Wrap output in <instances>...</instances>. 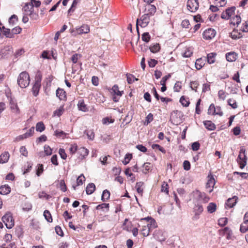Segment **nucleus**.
Masks as SVG:
<instances>
[{
    "label": "nucleus",
    "instance_id": "obj_1",
    "mask_svg": "<svg viewBox=\"0 0 248 248\" xmlns=\"http://www.w3.org/2000/svg\"><path fill=\"white\" fill-rule=\"evenodd\" d=\"M30 76L26 72H21L17 78V83L22 88H25L28 87L30 84Z\"/></svg>",
    "mask_w": 248,
    "mask_h": 248
},
{
    "label": "nucleus",
    "instance_id": "obj_2",
    "mask_svg": "<svg viewBox=\"0 0 248 248\" xmlns=\"http://www.w3.org/2000/svg\"><path fill=\"white\" fill-rule=\"evenodd\" d=\"M34 6L32 2L26 3L22 8L23 14L29 15L31 18L37 19L38 15L34 13Z\"/></svg>",
    "mask_w": 248,
    "mask_h": 248
},
{
    "label": "nucleus",
    "instance_id": "obj_3",
    "mask_svg": "<svg viewBox=\"0 0 248 248\" xmlns=\"http://www.w3.org/2000/svg\"><path fill=\"white\" fill-rule=\"evenodd\" d=\"M150 16L149 15V14H145L141 17L140 19H137L136 29L139 34V32L138 25L139 24L141 27H146L150 22Z\"/></svg>",
    "mask_w": 248,
    "mask_h": 248
},
{
    "label": "nucleus",
    "instance_id": "obj_4",
    "mask_svg": "<svg viewBox=\"0 0 248 248\" xmlns=\"http://www.w3.org/2000/svg\"><path fill=\"white\" fill-rule=\"evenodd\" d=\"M90 31L89 26L87 25H83L80 27L75 29L70 30V33L72 36H76L78 34L88 33Z\"/></svg>",
    "mask_w": 248,
    "mask_h": 248
},
{
    "label": "nucleus",
    "instance_id": "obj_5",
    "mask_svg": "<svg viewBox=\"0 0 248 248\" xmlns=\"http://www.w3.org/2000/svg\"><path fill=\"white\" fill-rule=\"evenodd\" d=\"M2 220L8 229H11L14 226V220L10 213H7L3 216Z\"/></svg>",
    "mask_w": 248,
    "mask_h": 248
},
{
    "label": "nucleus",
    "instance_id": "obj_6",
    "mask_svg": "<svg viewBox=\"0 0 248 248\" xmlns=\"http://www.w3.org/2000/svg\"><path fill=\"white\" fill-rule=\"evenodd\" d=\"M41 76L36 75L34 84L32 88V92L34 96H36L39 93L41 87Z\"/></svg>",
    "mask_w": 248,
    "mask_h": 248
},
{
    "label": "nucleus",
    "instance_id": "obj_7",
    "mask_svg": "<svg viewBox=\"0 0 248 248\" xmlns=\"http://www.w3.org/2000/svg\"><path fill=\"white\" fill-rule=\"evenodd\" d=\"M237 160L240 165V168L241 169L244 168L247 163V158L245 149H241L240 150Z\"/></svg>",
    "mask_w": 248,
    "mask_h": 248
},
{
    "label": "nucleus",
    "instance_id": "obj_8",
    "mask_svg": "<svg viewBox=\"0 0 248 248\" xmlns=\"http://www.w3.org/2000/svg\"><path fill=\"white\" fill-rule=\"evenodd\" d=\"M193 195L195 199L199 202L202 201L204 203L207 202L209 200V198L205 195V193H202L199 190L194 191Z\"/></svg>",
    "mask_w": 248,
    "mask_h": 248
},
{
    "label": "nucleus",
    "instance_id": "obj_9",
    "mask_svg": "<svg viewBox=\"0 0 248 248\" xmlns=\"http://www.w3.org/2000/svg\"><path fill=\"white\" fill-rule=\"evenodd\" d=\"M203 210V208L201 204L199 202L195 203V206L193 208V212L195 214L193 217V220H197L199 218V216L202 214Z\"/></svg>",
    "mask_w": 248,
    "mask_h": 248
},
{
    "label": "nucleus",
    "instance_id": "obj_10",
    "mask_svg": "<svg viewBox=\"0 0 248 248\" xmlns=\"http://www.w3.org/2000/svg\"><path fill=\"white\" fill-rule=\"evenodd\" d=\"M187 9L191 12H196L199 8V2L197 0H188L187 2Z\"/></svg>",
    "mask_w": 248,
    "mask_h": 248
},
{
    "label": "nucleus",
    "instance_id": "obj_11",
    "mask_svg": "<svg viewBox=\"0 0 248 248\" xmlns=\"http://www.w3.org/2000/svg\"><path fill=\"white\" fill-rule=\"evenodd\" d=\"M216 34V31L213 29L209 28L206 30L203 33V37L207 40L214 38Z\"/></svg>",
    "mask_w": 248,
    "mask_h": 248
},
{
    "label": "nucleus",
    "instance_id": "obj_12",
    "mask_svg": "<svg viewBox=\"0 0 248 248\" xmlns=\"http://www.w3.org/2000/svg\"><path fill=\"white\" fill-rule=\"evenodd\" d=\"M112 92L114 93L113 100L117 102L119 101L120 96H122L123 92L119 90V87L117 85H115L112 87Z\"/></svg>",
    "mask_w": 248,
    "mask_h": 248
},
{
    "label": "nucleus",
    "instance_id": "obj_13",
    "mask_svg": "<svg viewBox=\"0 0 248 248\" xmlns=\"http://www.w3.org/2000/svg\"><path fill=\"white\" fill-rule=\"evenodd\" d=\"M150 222L151 224H150V226L148 224L147 226H144L142 227V229L141 230L142 234L144 236H147L149 234V231L151 226H152L153 222L154 223V227H155V220L154 219H151Z\"/></svg>",
    "mask_w": 248,
    "mask_h": 248
},
{
    "label": "nucleus",
    "instance_id": "obj_14",
    "mask_svg": "<svg viewBox=\"0 0 248 248\" xmlns=\"http://www.w3.org/2000/svg\"><path fill=\"white\" fill-rule=\"evenodd\" d=\"M77 106L78 109L80 111L83 112H87L88 111V108L83 99H80L78 101Z\"/></svg>",
    "mask_w": 248,
    "mask_h": 248
},
{
    "label": "nucleus",
    "instance_id": "obj_15",
    "mask_svg": "<svg viewBox=\"0 0 248 248\" xmlns=\"http://www.w3.org/2000/svg\"><path fill=\"white\" fill-rule=\"evenodd\" d=\"M56 96L61 100H65L66 95L65 92L62 89L58 88L56 91Z\"/></svg>",
    "mask_w": 248,
    "mask_h": 248
},
{
    "label": "nucleus",
    "instance_id": "obj_16",
    "mask_svg": "<svg viewBox=\"0 0 248 248\" xmlns=\"http://www.w3.org/2000/svg\"><path fill=\"white\" fill-rule=\"evenodd\" d=\"M223 235L226 236L227 239H231L232 237V230L228 227H225L221 231Z\"/></svg>",
    "mask_w": 248,
    "mask_h": 248
},
{
    "label": "nucleus",
    "instance_id": "obj_17",
    "mask_svg": "<svg viewBox=\"0 0 248 248\" xmlns=\"http://www.w3.org/2000/svg\"><path fill=\"white\" fill-rule=\"evenodd\" d=\"M11 192V187L6 185L2 186L0 187V194L6 195Z\"/></svg>",
    "mask_w": 248,
    "mask_h": 248
},
{
    "label": "nucleus",
    "instance_id": "obj_18",
    "mask_svg": "<svg viewBox=\"0 0 248 248\" xmlns=\"http://www.w3.org/2000/svg\"><path fill=\"white\" fill-rule=\"evenodd\" d=\"M237 200V197L236 196H233L232 198H229L226 202V205L229 208H232L236 203Z\"/></svg>",
    "mask_w": 248,
    "mask_h": 248
},
{
    "label": "nucleus",
    "instance_id": "obj_19",
    "mask_svg": "<svg viewBox=\"0 0 248 248\" xmlns=\"http://www.w3.org/2000/svg\"><path fill=\"white\" fill-rule=\"evenodd\" d=\"M147 10V13L149 16H153L156 12V7L154 5L148 4L145 8Z\"/></svg>",
    "mask_w": 248,
    "mask_h": 248
},
{
    "label": "nucleus",
    "instance_id": "obj_20",
    "mask_svg": "<svg viewBox=\"0 0 248 248\" xmlns=\"http://www.w3.org/2000/svg\"><path fill=\"white\" fill-rule=\"evenodd\" d=\"M241 18L240 16L236 15L231 18L230 24L233 25H237V26L241 23Z\"/></svg>",
    "mask_w": 248,
    "mask_h": 248
},
{
    "label": "nucleus",
    "instance_id": "obj_21",
    "mask_svg": "<svg viewBox=\"0 0 248 248\" xmlns=\"http://www.w3.org/2000/svg\"><path fill=\"white\" fill-rule=\"evenodd\" d=\"M10 157L9 154L5 152L0 155V163L3 164L8 162Z\"/></svg>",
    "mask_w": 248,
    "mask_h": 248
},
{
    "label": "nucleus",
    "instance_id": "obj_22",
    "mask_svg": "<svg viewBox=\"0 0 248 248\" xmlns=\"http://www.w3.org/2000/svg\"><path fill=\"white\" fill-rule=\"evenodd\" d=\"M226 60L228 62H234L236 60L237 54L234 52H229L226 54Z\"/></svg>",
    "mask_w": 248,
    "mask_h": 248
},
{
    "label": "nucleus",
    "instance_id": "obj_23",
    "mask_svg": "<svg viewBox=\"0 0 248 248\" xmlns=\"http://www.w3.org/2000/svg\"><path fill=\"white\" fill-rule=\"evenodd\" d=\"M206 128L209 130H214L216 129L215 124L210 121H205L203 122Z\"/></svg>",
    "mask_w": 248,
    "mask_h": 248
},
{
    "label": "nucleus",
    "instance_id": "obj_24",
    "mask_svg": "<svg viewBox=\"0 0 248 248\" xmlns=\"http://www.w3.org/2000/svg\"><path fill=\"white\" fill-rule=\"evenodd\" d=\"M95 189V186L93 183H90L86 187V192L88 195L92 194Z\"/></svg>",
    "mask_w": 248,
    "mask_h": 248
},
{
    "label": "nucleus",
    "instance_id": "obj_25",
    "mask_svg": "<svg viewBox=\"0 0 248 248\" xmlns=\"http://www.w3.org/2000/svg\"><path fill=\"white\" fill-rule=\"evenodd\" d=\"M78 153L81 156V158H83L88 155L89 151L85 147H80L78 149Z\"/></svg>",
    "mask_w": 248,
    "mask_h": 248
},
{
    "label": "nucleus",
    "instance_id": "obj_26",
    "mask_svg": "<svg viewBox=\"0 0 248 248\" xmlns=\"http://www.w3.org/2000/svg\"><path fill=\"white\" fill-rule=\"evenodd\" d=\"M2 33L6 37L13 38V34H12L11 31L9 29L6 28L4 26L2 27Z\"/></svg>",
    "mask_w": 248,
    "mask_h": 248
},
{
    "label": "nucleus",
    "instance_id": "obj_27",
    "mask_svg": "<svg viewBox=\"0 0 248 248\" xmlns=\"http://www.w3.org/2000/svg\"><path fill=\"white\" fill-rule=\"evenodd\" d=\"M217 54L215 53H211L207 55V62L209 64H212L215 62V58Z\"/></svg>",
    "mask_w": 248,
    "mask_h": 248
},
{
    "label": "nucleus",
    "instance_id": "obj_28",
    "mask_svg": "<svg viewBox=\"0 0 248 248\" xmlns=\"http://www.w3.org/2000/svg\"><path fill=\"white\" fill-rule=\"evenodd\" d=\"M217 206L214 202H210L207 207V209L209 213H213L216 210Z\"/></svg>",
    "mask_w": 248,
    "mask_h": 248
},
{
    "label": "nucleus",
    "instance_id": "obj_29",
    "mask_svg": "<svg viewBox=\"0 0 248 248\" xmlns=\"http://www.w3.org/2000/svg\"><path fill=\"white\" fill-rule=\"evenodd\" d=\"M208 180L206 184V187L213 188L215 184V181L214 178H213V176H208Z\"/></svg>",
    "mask_w": 248,
    "mask_h": 248
},
{
    "label": "nucleus",
    "instance_id": "obj_30",
    "mask_svg": "<svg viewBox=\"0 0 248 248\" xmlns=\"http://www.w3.org/2000/svg\"><path fill=\"white\" fill-rule=\"evenodd\" d=\"M110 197V192L108 190L106 189L103 191L102 197H101V200L103 202H105L106 201L108 200Z\"/></svg>",
    "mask_w": 248,
    "mask_h": 248
},
{
    "label": "nucleus",
    "instance_id": "obj_31",
    "mask_svg": "<svg viewBox=\"0 0 248 248\" xmlns=\"http://www.w3.org/2000/svg\"><path fill=\"white\" fill-rule=\"evenodd\" d=\"M84 133L86 134L88 137V138L90 140H93L94 138V133L92 129L86 130L84 132Z\"/></svg>",
    "mask_w": 248,
    "mask_h": 248
},
{
    "label": "nucleus",
    "instance_id": "obj_32",
    "mask_svg": "<svg viewBox=\"0 0 248 248\" xmlns=\"http://www.w3.org/2000/svg\"><path fill=\"white\" fill-rule=\"evenodd\" d=\"M45 129V126L43 122H40L36 125V130L39 132H42Z\"/></svg>",
    "mask_w": 248,
    "mask_h": 248
},
{
    "label": "nucleus",
    "instance_id": "obj_33",
    "mask_svg": "<svg viewBox=\"0 0 248 248\" xmlns=\"http://www.w3.org/2000/svg\"><path fill=\"white\" fill-rule=\"evenodd\" d=\"M240 231L243 233L248 231V221H243L241 225Z\"/></svg>",
    "mask_w": 248,
    "mask_h": 248
},
{
    "label": "nucleus",
    "instance_id": "obj_34",
    "mask_svg": "<svg viewBox=\"0 0 248 248\" xmlns=\"http://www.w3.org/2000/svg\"><path fill=\"white\" fill-rule=\"evenodd\" d=\"M44 216L45 219L49 222L52 221V218L51 214L48 210H45L44 212Z\"/></svg>",
    "mask_w": 248,
    "mask_h": 248
},
{
    "label": "nucleus",
    "instance_id": "obj_35",
    "mask_svg": "<svg viewBox=\"0 0 248 248\" xmlns=\"http://www.w3.org/2000/svg\"><path fill=\"white\" fill-rule=\"evenodd\" d=\"M143 185V183L142 182H138L136 184V188L137 189V192L138 193L140 194V195H142L143 192V189L141 188V187Z\"/></svg>",
    "mask_w": 248,
    "mask_h": 248
},
{
    "label": "nucleus",
    "instance_id": "obj_36",
    "mask_svg": "<svg viewBox=\"0 0 248 248\" xmlns=\"http://www.w3.org/2000/svg\"><path fill=\"white\" fill-rule=\"evenodd\" d=\"M216 108L214 104H211L208 109V114L209 115H215V113H216Z\"/></svg>",
    "mask_w": 248,
    "mask_h": 248
},
{
    "label": "nucleus",
    "instance_id": "obj_37",
    "mask_svg": "<svg viewBox=\"0 0 248 248\" xmlns=\"http://www.w3.org/2000/svg\"><path fill=\"white\" fill-rule=\"evenodd\" d=\"M199 86V83L197 81H192L190 83V87L195 92H197V89Z\"/></svg>",
    "mask_w": 248,
    "mask_h": 248
},
{
    "label": "nucleus",
    "instance_id": "obj_38",
    "mask_svg": "<svg viewBox=\"0 0 248 248\" xmlns=\"http://www.w3.org/2000/svg\"><path fill=\"white\" fill-rule=\"evenodd\" d=\"M149 48L152 52L156 53L159 50L160 46L158 44L156 43L155 45H153V46H151Z\"/></svg>",
    "mask_w": 248,
    "mask_h": 248
},
{
    "label": "nucleus",
    "instance_id": "obj_39",
    "mask_svg": "<svg viewBox=\"0 0 248 248\" xmlns=\"http://www.w3.org/2000/svg\"><path fill=\"white\" fill-rule=\"evenodd\" d=\"M85 181V178L83 174H81L80 176L78 177L77 179V186H80L83 184L84 181Z\"/></svg>",
    "mask_w": 248,
    "mask_h": 248
},
{
    "label": "nucleus",
    "instance_id": "obj_40",
    "mask_svg": "<svg viewBox=\"0 0 248 248\" xmlns=\"http://www.w3.org/2000/svg\"><path fill=\"white\" fill-rule=\"evenodd\" d=\"M150 38H151V37L148 32H144L142 34V36H141L142 40L146 43H148V42H149Z\"/></svg>",
    "mask_w": 248,
    "mask_h": 248
},
{
    "label": "nucleus",
    "instance_id": "obj_41",
    "mask_svg": "<svg viewBox=\"0 0 248 248\" xmlns=\"http://www.w3.org/2000/svg\"><path fill=\"white\" fill-rule=\"evenodd\" d=\"M235 10V7H232L226 10V12L230 18H231V16L234 14Z\"/></svg>",
    "mask_w": 248,
    "mask_h": 248
},
{
    "label": "nucleus",
    "instance_id": "obj_42",
    "mask_svg": "<svg viewBox=\"0 0 248 248\" xmlns=\"http://www.w3.org/2000/svg\"><path fill=\"white\" fill-rule=\"evenodd\" d=\"M228 105L231 106L233 108H236L237 105L235 100L233 99H229L228 100Z\"/></svg>",
    "mask_w": 248,
    "mask_h": 248
},
{
    "label": "nucleus",
    "instance_id": "obj_43",
    "mask_svg": "<svg viewBox=\"0 0 248 248\" xmlns=\"http://www.w3.org/2000/svg\"><path fill=\"white\" fill-rule=\"evenodd\" d=\"M228 222V219L226 217H222L218 219V224L221 226H225Z\"/></svg>",
    "mask_w": 248,
    "mask_h": 248
},
{
    "label": "nucleus",
    "instance_id": "obj_44",
    "mask_svg": "<svg viewBox=\"0 0 248 248\" xmlns=\"http://www.w3.org/2000/svg\"><path fill=\"white\" fill-rule=\"evenodd\" d=\"M180 102L182 104V105L184 107H188L189 104V101H187L184 96H182L180 98Z\"/></svg>",
    "mask_w": 248,
    "mask_h": 248
},
{
    "label": "nucleus",
    "instance_id": "obj_45",
    "mask_svg": "<svg viewBox=\"0 0 248 248\" xmlns=\"http://www.w3.org/2000/svg\"><path fill=\"white\" fill-rule=\"evenodd\" d=\"M193 53V51L191 48H187L186 49L185 52L183 54L184 57H190Z\"/></svg>",
    "mask_w": 248,
    "mask_h": 248
},
{
    "label": "nucleus",
    "instance_id": "obj_46",
    "mask_svg": "<svg viewBox=\"0 0 248 248\" xmlns=\"http://www.w3.org/2000/svg\"><path fill=\"white\" fill-rule=\"evenodd\" d=\"M80 55L76 53L72 56L71 60L73 63H76L78 62V61L79 59V58H80Z\"/></svg>",
    "mask_w": 248,
    "mask_h": 248
},
{
    "label": "nucleus",
    "instance_id": "obj_47",
    "mask_svg": "<svg viewBox=\"0 0 248 248\" xmlns=\"http://www.w3.org/2000/svg\"><path fill=\"white\" fill-rule=\"evenodd\" d=\"M44 152L46 155H49L52 154V149L47 145H45L44 147Z\"/></svg>",
    "mask_w": 248,
    "mask_h": 248
},
{
    "label": "nucleus",
    "instance_id": "obj_48",
    "mask_svg": "<svg viewBox=\"0 0 248 248\" xmlns=\"http://www.w3.org/2000/svg\"><path fill=\"white\" fill-rule=\"evenodd\" d=\"M21 30H22L21 28L18 26L13 28L11 30L12 34H13V37H14V35L15 34H17L21 32Z\"/></svg>",
    "mask_w": 248,
    "mask_h": 248
},
{
    "label": "nucleus",
    "instance_id": "obj_49",
    "mask_svg": "<svg viewBox=\"0 0 248 248\" xmlns=\"http://www.w3.org/2000/svg\"><path fill=\"white\" fill-rule=\"evenodd\" d=\"M131 158H132V155L131 154H126L125 155L124 160L123 161V163H124V165H126L129 162V161Z\"/></svg>",
    "mask_w": 248,
    "mask_h": 248
},
{
    "label": "nucleus",
    "instance_id": "obj_50",
    "mask_svg": "<svg viewBox=\"0 0 248 248\" xmlns=\"http://www.w3.org/2000/svg\"><path fill=\"white\" fill-rule=\"evenodd\" d=\"M60 188L63 192H65L67 190L66 186L63 180H61L60 182Z\"/></svg>",
    "mask_w": 248,
    "mask_h": 248
},
{
    "label": "nucleus",
    "instance_id": "obj_51",
    "mask_svg": "<svg viewBox=\"0 0 248 248\" xmlns=\"http://www.w3.org/2000/svg\"><path fill=\"white\" fill-rule=\"evenodd\" d=\"M17 21V16L15 15H13L9 18V23L10 24L14 25Z\"/></svg>",
    "mask_w": 248,
    "mask_h": 248
},
{
    "label": "nucleus",
    "instance_id": "obj_52",
    "mask_svg": "<svg viewBox=\"0 0 248 248\" xmlns=\"http://www.w3.org/2000/svg\"><path fill=\"white\" fill-rule=\"evenodd\" d=\"M218 97L220 99L224 100L226 98V95L225 92L223 90H219L218 92Z\"/></svg>",
    "mask_w": 248,
    "mask_h": 248
},
{
    "label": "nucleus",
    "instance_id": "obj_53",
    "mask_svg": "<svg viewBox=\"0 0 248 248\" xmlns=\"http://www.w3.org/2000/svg\"><path fill=\"white\" fill-rule=\"evenodd\" d=\"M39 198H45L46 199H49L51 197L50 195H47L45 192H40L38 194Z\"/></svg>",
    "mask_w": 248,
    "mask_h": 248
},
{
    "label": "nucleus",
    "instance_id": "obj_54",
    "mask_svg": "<svg viewBox=\"0 0 248 248\" xmlns=\"http://www.w3.org/2000/svg\"><path fill=\"white\" fill-rule=\"evenodd\" d=\"M182 88V83L181 82L177 81L175 84L173 89L175 92H178L180 91V89Z\"/></svg>",
    "mask_w": 248,
    "mask_h": 248
},
{
    "label": "nucleus",
    "instance_id": "obj_55",
    "mask_svg": "<svg viewBox=\"0 0 248 248\" xmlns=\"http://www.w3.org/2000/svg\"><path fill=\"white\" fill-rule=\"evenodd\" d=\"M108 208H109V204L108 203H102V204L98 205L96 206V209L97 210H100V209H103L104 208H106V209H107V210H108Z\"/></svg>",
    "mask_w": 248,
    "mask_h": 248
},
{
    "label": "nucleus",
    "instance_id": "obj_56",
    "mask_svg": "<svg viewBox=\"0 0 248 248\" xmlns=\"http://www.w3.org/2000/svg\"><path fill=\"white\" fill-rule=\"evenodd\" d=\"M20 152L22 155L26 157L28 156V151L25 146H21L20 148Z\"/></svg>",
    "mask_w": 248,
    "mask_h": 248
},
{
    "label": "nucleus",
    "instance_id": "obj_57",
    "mask_svg": "<svg viewBox=\"0 0 248 248\" xmlns=\"http://www.w3.org/2000/svg\"><path fill=\"white\" fill-rule=\"evenodd\" d=\"M200 144L198 142H194L192 144V149L194 151H197L199 149Z\"/></svg>",
    "mask_w": 248,
    "mask_h": 248
},
{
    "label": "nucleus",
    "instance_id": "obj_58",
    "mask_svg": "<svg viewBox=\"0 0 248 248\" xmlns=\"http://www.w3.org/2000/svg\"><path fill=\"white\" fill-rule=\"evenodd\" d=\"M183 167L184 170H188L190 169V162L187 160L184 161L183 163Z\"/></svg>",
    "mask_w": 248,
    "mask_h": 248
},
{
    "label": "nucleus",
    "instance_id": "obj_59",
    "mask_svg": "<svg viewBox=\"0 0 248 248\" xmlns=\"http://www.w3.org/2000/svg\"><path fill=\"white\" fill-rule=\"evenodd\" d=\"M59 153L61 157L63 159H66L67 157L66 154L65 152V151L63 149H60Z\"/></svg>",
    "mask_w": 248,
    "mask_h": 248
},
{
    "label": "nucleus",
    "instance_id": "obj_60",
    "mask_svg": "<svg viewBox=\"0 0 248 248\" xmlns=\"http://www.w3.org/2000/svg\"><path fill=\"white\" fill-rule=\"evenodd\" d=\"M11 108L13 110V112L16 114H19L20 112L19 108L17 105H13L11 106Z\"/></svg>",
    "mask_w": 248,
    "mask_h": 248
},
{
    "label": "nucleus",
    "instance_id": "obj_61",
    "mask_svg": "<svg viewBox=\"0 0 248 248\" xmlns=\"http://www.w3.org/2000/svg\"><path fill=\"white\" fill-rule=\"evenodd\" d=\"M127 81L129 84L132 83L134 81V76L131 74H127Z\"/></svg>",
    "mask_w": 248,
    "mask_h": 248
},
{
    "label": "nucleus",
    "instance_id": "obj_62",
    "mask_svg": "<svg viewBox=\"0 0 248 248\" xmlns=\"http://www.w3.org/2000/svg\"><path fill=\"white\" fill-rule=\"evenodd\" d=\"M181 25L183 28H188L190 23L188 20L185 19L182 21Z\"/></svg>",
    "mask_w": 248,
    "mask_h": 248
},
{
    "label": "nucleus",
    "instance_id": "obj_63",
    "mask_svg": "<svg viewBox=\"0 0 248 248\" xmlns=\"http://www.w3.org/2000/svg\"><path fill=\"white\" fill-rule=\"evenodd\" d=\"M241 30L243 32H248V21H246L243 24V27L241 28Z\"/></svg>",
    "mask_w": 248,
    "mask_h": 248
},
{
    "label": "nucleus",
    "instance_id": "obj_64",
    "mask_svg": "<svg viewBox=\"0 0 248 248\" xmlns=\"http://www.w3.org/2000/svg\"><path fill=\"white\" fill-rule=\"evenodd\" d=\"M157 63V61L155 59H151L148 62V64L150 67H155Z\"/></svg>",
    "mask_w": 248,
    "mask_h": 248
}]
</instances>
